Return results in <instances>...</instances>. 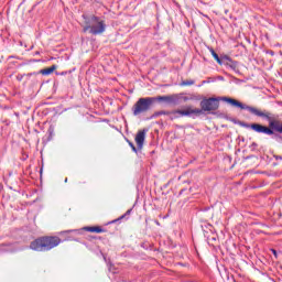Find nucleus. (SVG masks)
<instances>
[{
  "instance_id": "9b49d317",
  "label": "nucleus",
  "mask_w": 282,
  "mask_h": 282,
  "mask_svg": "<svg viewBox=\"0 0 282 282\" xmlns=\"http://www.w3.org/2000/svg\"><path fill=\"white\" fill-rule=\"evenodd\" d=\"M209 52L212 54V56L215 58V61L221 65V58H219V55L215 52V50H213L212 47L209 48Z\"/></svg>"
},
{
  "instance_id": "f3484780",
  "label": "nucleus",
  "mask_w": 282,
  "mask_h": 282,
  "mask_svg": "<svg viewBox=\"0 0 282 282\" xmlns=\"http://www.w3.org/2000/svg\"><path fill=\"white\" fill-rule=\"evenodd\" d=\"M23 77H18V80H21Z\"/></svg>"
},
{
  "instance_id": "0eeeda50",
  "label": "nucleus",
  "mask_w": 282,
  "mask_h": 282,
  "mask_svg": "<svg viewBox=\"0 0 282 282\" xmlns=\"http://www.w3.org/2000/svg\"><path fill=\"white\" fill-rule=\"evenodd\" d=\"M188 100H199V98H197V96L195 95H191V94H176V104L177 102H188Z\"/></svg>"
},
{
  "instance_id": "ddd939ff",
  "label": "nucleus",
  "mask_w": 282,
  "mask_h": 282,
  "mask_svg": "<svg viewBox=\"0 0 282 282\" xmlns=\"http://www.w3.org/2000/svg\"><path fill=\"white\" fill-rule=\"evenodd\" d=\"M182 87H191V85H195V80L187 79L181 83Z\"/></svg>"
},
{
  "instance_id": "9d476101",
  "label": "nucleus",
  "mask_w": 282,
  "mask_h": 282,
  "mask_svg": "<svg viewBox=\"0 0 282 282\" xmlns=\"http://www.w3.org/2000/svg\"><path fill=\"white\" fill-rule=\"evenodd\" d=\"M55 70H56V65H53V66H51L48 68L41 69L40 73L43 76H50V74H54Z\"/></svg>"
},
{
  "instance_id": "f03ea898",
  "label": "nucleus",
  "mask_w": 282,
  "mask_h": 282,
  "mask_svg": "<svg viewBox=\"0 0 282 282\" xmlns=\"http://www.w3.org/2000/svg\"><path fill=\"white\" fill-rule=\"evenodd\" d=\"M59 243L61 238L58 237H43L31 242L30 248L36 252H45L52 250V248H56Z\"/></svg>"
},
{
  "instance_id": "1a4fd4ad",
  "label": "nucleus",
  "mask_w": 282,
  "mask_h": 282,
  "mask_svg": "<svg viewBox=\"0 0 282 282\" xmlns=\"http://www.w3.org/2000/svg\"><path fill=\"white\" fill-rule=\"evenodd\" d=\"M155 100L177 105L176 94L171 95V96H160V97L155 98Z\"/></svg>"
},
{
  "instance_id": "4468645a",
  "label": "nucleus",
  "mask_w": 282,
  "mask_h": 282,
  "mask_svg": "<svg viewBox=\"0 0 282 282\" xmlns=\"http://www.w3.org/2000/svg\"><path fill=\"white\" fill-rule=\"evenodd\" d=\"M129 144H130V147H131L132 151H134V153H137V152H138V150L135 149V145H133V143H129Z\"/></svg>"
},
{
  "instance_id": "39448f33",
  "label": "nucleus",
  "mask_w": 282,
  "mask_h": 282,
  "mask_svg": "<svg viewBox=\"0 0 282 282\" xmlns=\"http://www.w3.org/2000/svg\"><path fill=\"white\" fill-rule=\"evenodd\" d=\"M202 113V109L199 108H193L191 106H187L184 110H173L171 112H166V116H170V118L173 120L175 118H184L188 116H199Z\"/></svg>"
},
{
  "instance_id": "2eb2a0df",
  "label": "nucleus",
  "mask_w": 282,
  "mask_h": 282,
  "mask_svg": "<svg viewBox=\"0 0 282 282\" xmlns=\"http://www.w3.org/2000/svg\"><path fill=\"white\" fill-rule=\"evenodd\" d=\"M272 252H273V254L276 257V250L273 249Z\"/></svg>"
},
{
  "instance_id": "20e7f679",
  "label": "nucleus",
  "mask_w": 282,
  "mask_h": 282,
  "mask_svg": "<svg viewBox=\"0 0 282 282\" xmlns=\"http://www.w3.org/2000/svg\"><path fill=\"white\" fill-rule=\"evenodd\" d=\"M153 102H155V97L139 98L132 107L133 116L147 113V111H150L151 107H153Z\"/></svg>"
},
{
  "instance_id": "f257e3e1",
  "label": "nucleus",
  "mask_w": 282,
  "mask_h": 282,
  "mask_svg": "<svg viewBox=\"0 0 282 282\" xmlns=\"http://www.w3.org/2000/svg\"><path fill=\"white\" fill-rule=\"evenodd\" d=\"M221 100H224V102L232 105V107H239V109H247V111H249L253 116H258V118H264L265 120H268L269 128L259 123H252L251 126H247L250 127L252 131H256V133H264L265 135H274V131H276L278 133H282V121L272 118L270 112L265 110H259L256 107L246 106L240 101H237L236 99L229 97H223Z\"/></svg>"
},
{
  "instance_id": "dca6fc26",
  "label": "nucleus",
  "mask_w": 282,
  "mask_h": 282,
  "mask_svg": "<svg viewBox=\"0 0 282 282\" xmlns=\"http://www.w3.org/2000/svg\"><path fill=\"white\" fill-rule=\"evenodd\" d=\"M131 213V209L127 212V215H129Z\"/></svg>"
},
{
  "instance_id": "a211bd4d",
  "label": "nucleus",
  "mask_w": 282,
  "mask_h": 282,
  "mask_svg": "<svg viewBox=\"0 0 282 282\" xmlns=\"http://www.w3.org/2000/svg\"><path fill=\"white\" fill-rule=\"evenodd\" d=\"M65 182H67V178L65 180Z\"/></svg>"
},
{
  "instance_id": "f8f14e48",
  "label": "nucleus",
  "mask_w": 282,
  "mask_h": 282,
  "mask_svg": "<svg viewBox=\"0 0 282 282\" xmlns=\"http://www.w3.org/2000/svg\"><path fill=\"white\" fill-rule=\"evenodd\" d=\"M88 232H102V228L100 227H86Z\"/></svg>"
},
{
  "instance_id": "6e6552de",
  "label": "nucleus",
  "mask_w": 282,
  "mask_h": 282,
  "mask_svg": "<svg viewBox=\"0 0 282 282\" xmlns=\"http://www.w3.org/2000/svg\"><path fill=\"white\" fill-rule=\"evenodd\" d=\"M135 142H137V147L139 149H142V147H144V140H147V130H140L137 135H135Z\"/></svg>"
},
{
  "instance_id": "423d86ee",
  "label": "nucleus",
  "mask_w": 282,
  "mask_h": 282,
  "mask_svg": "<svg viewBox=\"0 0 282 282\" xmlns=\"http://www.w3.org/2000/svg\"><path fill=\"white\" fill-rule=\"evenodd\" d=\"M200 111H217L219 109V98H208L200 101Z\"/></svg>"
},
{
  "instance_id": "7ed1b4c3",
  "label": "nucleus",
  "mask_w": 282,
  "mask_h": 282,
  "mask_svg": "<svg viewBox=\"0 0 282 282\" xmlns=\"http://www.w3.org/2000/svg\"><path fill=\"white\" fill-rule=\"evenodd\" d=\"M105 21L102 19L91 15L84 26V32H89L90 34L98 35L102 34L106 30Z\"/></svg>"
}]
</instances>
